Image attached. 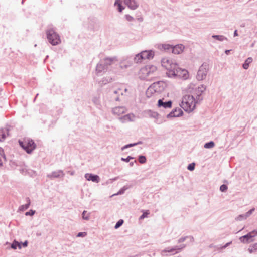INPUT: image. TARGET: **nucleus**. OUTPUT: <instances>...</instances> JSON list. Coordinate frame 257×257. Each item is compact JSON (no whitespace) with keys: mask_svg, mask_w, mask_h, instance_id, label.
Instances as JSON below:
<instances>
[{"mask_svg":"<svg viewBox=\"0 0 257 257\" xmlns=\"http://www.w3.org/2000/svg\"><path fill=\"white\" fill-rule=\"evenodd\" d=\"M64 175L65 174L63 171L61 170H59L47 174V177L51 179H54L55 178H63Z\"/></svg>","mask_w":257,"mask_h":257,"instance_id":"13","label":"nucleus"},{"mask_svg":"<svg viewBox=\"0 0 257 257\" xmlns=\"http://www.w3.org/2000/svg\"><path fill=\"white\" fill-rule=\"evenodd\" d=\"M135 162H136V160H135L134 162H131L130 163V166L131 167H133V166H134V163H135Z\"/></svg>","mask_w":257,"mask_h":257,"instance_id":"48","label":"nucleus"},{"mask_svg":"<svg viewBox=\"0 0 257 257\" xmlns=\"http://www.w3.org/2000/svg\"><path fill=\"white\" fill-rule=\"evenodd\" d=\"M171 73L184 80L188 79L189 77V73L187 70L178 67L177 65L176 67L173 69Z\"/></svg>","mask_w":257,"mask_h":257,"instance_id":"7","label":"nucleus"},{"mask_svg":"<svg viewBox=\"0 0 257 257\" xmlns=\"http://www.w3.org/2000/svg\"><path fill=\"white\" fill-rule=\"evenodd\" d=\"M196 101L192 95H185L183 96L180 106L187 112L192 111L196 107Z\"/></svg>","mask_w":257,"mask_h":257,"instance_id":"1","label":"nucleus"},{"mask_svg":"<svg viewBox=\"0 0 257 257\" xmlns=\"http://www.w3.org/2000/svg\"><path fill=\"white\" fill-rule=\"evenodd\" d=\"M183 112L181 109L177 108L167 115V117H179L183 114Z\"/></svg>","mask_w":257,"mask_h":257,"instance_id":"15","label":"nucleus"},{"mask_svg":"<svg viewBox=\"0 0 257 257\" xmlns=\"http://www.w3.org/2000/svg\"><path fill=\"white\" fill-rule=\"evenodd\" d=\"M248 250L250 253H252L257 250V243L251 245L249 246Z\"/></svg>","mask_w":257,"mask_h":257,"instance_id":"27","label":"nucleus"},{"mask_svg":"<svg viewBox=\"0 0 257 257\" xmlns=\"http://www.w3.org/2000/svg\"><path fill=\"white\" fill-rule=\"evenodd\" d=\"M254 233L255 231H252L248 233L247 234L241 236L239 238V240L240 242L243 243H248L249 242H252L253 241L252 238L256 236V234H254Z\"/></svg>","mask_w":257,"mask_h":257,"instance_id":"11","label":"nucleus"},{"mask_svg":"<svg viewBox=\"0 0 257 257\" xmlns=\"http://www.w3.org/2000/svg\"><path fill=\"white\" fill-rule=\"evenodd\" d=\"M158 106L159 107H163L164 108H170L172 107V102L169 101L166 102H163L162 100L159 99L158 101Z\"/></svg>","mask_w":257,"mask_h":257,"instance_id":"19","label":"nucleus"},{"mask_svg":"<svg viewBox=\"0 0 257 257\" xmlns=\"http://www.w3.org/2000/svg\"><path fill=\"white\" fill-rule=\"evenodd\" d=\"M189 91L192 93L197 97H199L201 95L202 93L205 91V87L203 85H200L197 88H194V85L191 84L189 87Z\"/></svg>","mask_w":257,"mask_h":257,"instance_id":"10","label":"nucleus"},{"mask_svg":"<svg viewBox=\"0 0 257 257\" xmlns=\"http://www.w3.org/2000/svg\"><path fill=\"white\" fill-rule=\"evenodd\" d=\"M120 119L122 122L125 123L134 121L135 119V115L133 114H128L124 115Z\"/></svg>","mask_w":257,"mask_h":257,"instance_id":"20","label":"nucleus"},{"mask_svg":"<svg viewBox=\"0 0 257 257\" xmlns=\"http://www.w3.org/2000/svg\"><path fill=\"white\" fill-rule=\"evenodd\" d=\"M163 90V86L162 82L154 83L147 89L146 95L149 98L155 99Z\"/></svg>","mask_w":257,"mask_h":257,"instance_id":"2","label":"nucleus"},{"mask_svg":"<svg viewBox=\"0 0 257 257\" xmlns=\"http://www.w3.org/2000/svg\"><path fill=\"white\" fill-rule=\"evenodd\" d=\"M28 242L27 241H25L24 243H23L22 245L23 247H26L28 246Z\"/></svg>","mask_w":257,"mask_h":257,"instance_id":"45","label":"nucleus"},{"mask_svg":"<svg viewBox=\"0 0 257 257\" xmlns=\"http://www.w3.org/2000/svg\"><path fill=\"white\" fill-rule=\"evenodd\" d=\"M20 146L28 153L31 154L36 147L34 141L29 138H24L23 140H19Z\"/></svg>","mask_w":257,"mask_h":257,"instance_id":"3","label":"nucleus"},{"mask_svg":"<svg viewBox=\"0 0 257 257\" xmlns=\"http://www.w3.org/2000/svg\"><path fill=\"white\" fill-rule=\"evenodd\" d=\"M135 144H136V145H139V144H142V142L141 141H139V142H138L137 143H135Z\"/></svg>","mask_w":257,"mask_h":257,"instance_id":"51","label":"nucleus"},{"mask_svg":"<svg viewBox=\"0 0 257 257\" xmlns=\"http://www.w3.org/2000/svg\"><path fill=\"white\" fill-rule=\"evenodd\" d=\"M114 5L118 7V10L120 12H122V10L124 9V8L121 5L120 0H115Z\"/></svg>","mask_w":257,"mask_h":257,"instance_id":"31","label":"nucleus"},{"mask_svg":"<svg viewBox=\"0 0 257 257\" xmlns=\"http://www.w3.org/2000/svg\"><path fill=\"white\" fill-rule=\"evenodd\" d=\"M138 161L141 164H144L146 162V157L143 155H140L139 156Z\"/></svg>","mask_w":257,"mask_h":257,"instance_id":"33","label":"nucleus"},{"mask_svg":"<svg viewBox=\"0 0 257 257\" xmlns=\"http://www.w3.org/2000/svg\"><path fill=\"white\" fill-rule=\"evenodd\" d=\"M9 130H0V142L4 141L9 135Z\"/></svg>","mask_w":257,"mask_h":257,"instance_id":"23","label":"nucleus"},{"mask_svg":"<svg viewBox=\"0 0 257 257\" xmlns=\"http://www.w3.org/2000/svg\"><path fill=\"white\" fill-rule=\"evenodd\" d=\"M252 62V59L251 57L248 58L245 61L243 65V67L245 69L248 68L249 64Z\"/></svg>","mask_w":257,"mask_h":257,"instance_id":"26","label":"nucleus"},{"mask_svg":"<svg viewBox=\"0 0 257 257\" xmlns=\"http://www.w3.org/2000/svg\"><path fill=\"white\" fill-rule=\"evenodd\" d=\"M254 208L251 209L245 214H242L238 215L236 217V220L238 221H241L246 219L247 218H248L249 216L251 215V214L254 211Z\"/></svg>","mask_w":257,"mask_h":257,"instance_id":"16","label":"nucleus"},{"mask_svg":"<svg viewBox=\"0 0 257 257\" xmlns=\"http://www.w3.org/2000/svg\"><path fill=\"white\" fill-rule=\"evenodd\" d=\"M132 187L131 185H125L122 188H121L119 191L118 192L116 195H121L123 194L124 192L127 190L128 188H131Z\"/></svg>","mask_w":257,"mask_h":257,"instance_id":"28","label":"nucleus"},{"mask_svg":"<svg viewBox=\"0 0 257 257\" xmlns=\"http://www.w3.org/2000/svg\"><path fill=\"white\" fill-rule=\"evenodd\" d=\"M26 201H27V203L26 204L21 205L19 207V210L20 211H24L27 210L29 207V206L30 205V203H31V201H30V198L29 197H27Z\"/></svg>","mask_w":257,"mask_h":257,"instance_id":"22","label":"nucleus"},{"mask_svg":"<svg viewBox=\"0 0 257 257\" xmlns=\"http://www.w3.org/2000/svg\"><path fill=\"white\" fill-rule=\"evenodd\" d=\"M232 243V241L226 243L225 245L221 246L220 248H217V249H223L227 248L229 245H230Z\"/></svg>","mask_w":257,"mask_h":257,"instance_id":"41","label":"nucleus"},{"mask_svg":"<svg viewBox=\"0 0 257 257\" xmlns=\"http://www.w3.org/2000/svg\"><path fill=\"white\" fill-rule=\"evenodd\" d=\"M85 178L87 180L91 181L95 183H98L100 181V177L99 176L91 173L85 174Z\"/></svg>","mask_w":257,"mask_h":257,"instance_id":"14","label":"nucleus"},{"mask_svg":"<svg viewBox=\"0 0 257 257\" xmlns=\"http://www.w3.org/2000/svg\"><path fill=\"white\" fill-rule=\"evenodd\" d=\"M215 146V143L213 141H210L209 142L206 143L204 147L206 149H211L213 148Z\"/></svg>","mask_w":257,"mask_h":257,"instance_id":"29","label":"nucleus"},{"mask_svg":"<svg viewBox=\"0 0 257 257\" xmlns=\"http://www.w3.org/2000/svg\"><path fill=\"white\" fill-rule=\"evenodd\" d=\"M159 48L160 50H163L166 51H168L172 49V46L169 44H164L159 45Z\"/></svg>","mask_w":257,"mask_h":257,"instance_id":"24","label":"nucleus"},{"mask_svg":"<svg viewBox=\"0 0 257 257\" xmlns=\"http://www.w3.org/2000/svg\"><path fill=\"white\" fill-rule=\"evenodd\" d=\"M113 61V59L107 58L105 59V63L107 64H110Z\"/></svg>","mask_w":257,"mask_h":257,"instance_id":"43","label":"nucleus"},{"mask_svg":"<svg viewBox=\"0 0 257 257\" xmlns=\"http://www.w3.org/2000/svg\"><path fill=\"white\" fill-rule=\"evenodd\" d=\"M35 213V211L33 210H30L29 211L25 213L26 216H33Z\"/></svg>","mask_w":257,"mask_h":257,"instance_id":"39","label":"nucleus"},{"mask_svg":"<svg viewBox=\"0 0 257 257\" xmlns=\"http://www.w3.org/2000/svg\"><path fill=\"white\" fill-rule=\"evenodd\" d=\"M124 221L122 219L119 220L117 223L115 224L114 228L115 229H117L119 228L123 223Z\"/></svg>","mask_w":257,"mask_h":257,"instance_id":"35","label":"nucleus"},{"mask_svg":"<svg viewBox=\"0 0 257 257\" xmlns=\"http://www.w3.org/2000/svg\"><path fill=\"white\" fill-rule=\"evenodd\" d=\"M148 69H152V72H156L157 68L153 65H147L145 67L141 68L139 72V75L141 78L144 79L149 76Z\"/></svg>","mask_w":257,"mask_h":257,"instance_id":"8","label":"nucleus"},{"mask_svg":"<svg viewBox=\"0 0 257 257\" xmlns=\"http://www.w3.org/2000/svg\"><path fill=\"white\" fill-rule=\"evenodd\" d=\"M87 235V233L85 232H79L77 234V237H84L85 236H86Z\"/></svg>","mask_w":257,"mask_h":257,"instance_id":"40","label":"nucleus"},{"mask_svg":"<svg viewBox=\"0 0 257 257\" xmlns=\"http://www.w3.org/2000/svg\"><path fill=\"white\" fill-rule=\"evenodd\" d=\"M214 247V246H213V244H210V245H209V248H212V247Z\"/></svg>","mask_w":257,"mask_h":257,"instance_id":"53","label":"nucleus"},{"mask_svg":"<svg viewBox=\"0 0 257 257\" xmlns=\"http://www.w3.org/2000/svg\"><path fill=\"white\" fill-rule=\"evenodd\" d=\"M47 37L49 42L53 45H56L60 43L59 36L53 29L47 30Z\"/></svg>","mask_w":257,"mask_h":257,"instance_id":"5","label":"nucleus"},{"mask_svg":"<svg viewBox=\"0 0 257 257\" xmlns=\"http://www.w3.org/2000/svg\"><path fill=\"white\" fill-rule=\"evenodd\" d=\"M227 188H228V187L226 185L222 184L220 187V191L224 192L226 191V190H227Z\"/></svg>","mask_w":257,"mask_h":257,"instance_id":"37","label":"nucleus"},{"mask_svg":"<svg viewBox=\"0 0 257 257\" xmlns=\"http://www.w3.org/2000/svg\"><path fill=\"white\" fill-rule=\"evenodd\" d=\"M11 247L13 249H16L17 247L21 249L22 248V245L18 241L15 240L11 244Z\"/></svg>","mask_w":257,"mask_h":257,"instance_id":"25","label":"nucleus"},{"mask_svg":"<svg viewBox=\"0 0 257 257\" xmlns=\"http://www.w3.org/2000/svg\"><path fill=\"white\" fill-rule=\"evenodd\" d=\"M237 35H238V34H237V30H235V32H234V36H236Z\"/></svg>","mask_w":257,"mask_h":257,"instance_id":"52","label":"nucleus"},{"mask_svg":"<svg viewBox=\"0 0 257 257\" xmlns=\"http://www.w3.org/2000/svg\"><path fill=\"white\" fill-rule=\"evenodd\" d=\"M136 146V144H135V143H131V144H127L124 146H123L122 148H121V151H123L125 149H127V148H131L132 147H134V146Z\"/></svg>","mask_w":257,"mask_h":257,"instance_id":"34","label":"nucleus"},{"mask_svg":"<svg viewBox=\"0 0 257 257\" xmlns=\"http://www.w3.org/2000/svg\"><path fill=\"white\" fill-rule=\"evenodd\" d=\"M184 48V47L182 45H177L172 47L171 50L173 53L175 54H179L183 52Z\"/></svg>","mask_w":257,"mask_h":257,"instance_id":"18","label":"nucleus"},{"mask_svg":"<svg viewBox=\"0 0 257 257\" xmlns=\"http://www.w3.org/2000/svg\"><path fill=\"white\" fill-rule=\"evenodd\" d=\"M90 213H88L87 211H83L82 214V217L83 219L85 220H88L90 218Z\"/></svg>","mask_w":257,"mask_h":257,"instance_id":"30","label":"nucleus"},{"mask_svg":"<svg viewBox=\"0 0 257 257\" xmlns=\"http://www.w3.org/2000/svg\"><path fill=\"white\" fill-rule=\"evenodd\" d=\"M188 236L181 237L180 238H179L178 240V243H182V242H184L186 240V239L188 238Z\"/></svg>","mask_w":257,"mask_h":257,"instance_id":"42","label":"nucleus"},{"mask_svg":"<svg viewBox=\"0 0 257 257\" xmlns=\"http://www.w3.org/2000/svg\"><path fill=\"white\" fill-rule=\"evenodd\" d=\"M186 244H182L179 246H175L171 248H166L164 250H162L161 254L164 255V253L165 252H172L176 250V253L179 252L182 249L186 247Z\"/></svg>","mask_w":257,"mask_h":257,"instance_id":"12","label":"nucleus"},{"mask_svg":"<svg viewBox=\"0 0 257 257\" xmlns=\"http://www.w3.org/2000/svg\"><path fill=\"white\" fill-rule=\"evenodd\" d=\"M148 74H149V75L150 74H151L153 73H154V72H152V69H148Z\"/></svg>","mask_w":257,"mask_h":257,"instance_id":"49","label":"nucleus"},{"mask_svg":"<svg viewBox=\"0 0 257 257\" xmlns=\"http://www.w3.org/2000/svg\"><path fill=\"white\" fill-rule=\"evenodd\" d=\"M195 163H190L188 165L187 169L190 171H193L195 169Z\"/></svg>","mask_w":257,"mask_h":257,"instance_id":"36","label":"nucleus"},{"mask_svg":"<svg viewBox=\"0 0 257 257\" xmlns=\"http://www.w3.org/2000/svg\"><path fill=\"white\" fill-rule=\"evenodd\" d=\"M126 112V109L123 106L116 107L113 109V112L115 115L119 116Z\"/></svg>","mask_w":257,"mask_h":257,"instance_id":"17","label":"nucleus"},{"mask_svg":"<svg viewBox=\"0 0 257 257\" xmlns=\"http://www.w3.org/2000/svg\"><path fill=\"white\" fill-rule=\"evenodd\" d=\"M154 56V52L153 51H143L140 53L136 55L135 61L136 63H140L143 60L152 59Z\"/></svg>","mask_w":257,"mask_h":257,"instance_id":"4","label":"nucleus"},{"mask_svg":"<svg viewBox=\"0 0 257 257\" xmlns=\"http://www.w3.org/2000/svg\"><path fill=\"white\" fill-rule=\"evenodd\" d=\"M229 51H230V50H226V51H225V53H226V54H228V53H229Z\"/></svg>","mask_w":257,"mask_h":257,"instance_id":"54","label":"nucleus"},{"mask_svg":"<svg viewBox=\"0 0 257 257\" xmlns=\"http://www.w3.org/2000/svg\"><path fill=\"white\" fill-rule=\"evenodd\" d=\"M125 18L128 21H132L134 20V18L128 15H125Z\"/></svg>","mask_w":257,"mask_h":257,"instance_id":"44","label":"nucleus"},{"mask_svg":"<svg viewBox=\"0 0 257 257\" xmlns=\"http://www.w3.org/2000/svg\"><path fill=\"white\" fill-rule=\"evenodd\" d=\"M2 153H4L3 149L0 147V154L2 155Z\"/></svg>","mask_w":257,"mask_h":257,"instance_id":"50","label":"nucleus"},{"mask_svg":"<svg viewBox=\"0 0 257 257\" xmlns=\"http://www.w3.org/2000/svg\"><path fill=\"white\" fill-rule=\"evenodd\" d=\"M133 159H134V157L128 156L126 158H121V160L126 162H128L131 160Z\"/></svg>","mask_w":257,"mask_h":257,"instance_id":"38","label":"nucleus"},{"mask_svg":"<svg viewBox=\"0 0 257 257\" xmlns=\"http://www.w3.org/2000/svg\"><path fill=\"white\" fill-rule=\"evenodd\" d=\"M188 238L190 239V242H193L194 240L193 237L192 236H188Z\"/></svg>","mask_w":257,"mask_h":257,"instance_id":"46","label":"nucleus"},{"mask_svg":"<svg viewBox=\"0 0 257 257\" xmlns=\"http://www.w3.org/2000/svg\"><path fill=\"white\" fill-rule=\"evenodd\" d=\"M68 173L71 176H73L75 174V172L74 171H68Z\"/></svg>","mask_w":257,"mask_h":257,"instance_id":"47","label":"nucleus"},{"mask_svg":"<svg viewBox=\"0 0 257 257\" xmlns=\"http://www.w3.org/2000/svg\"><path fill=\"white\" fill-rule=\"evenodd\" d=\"M124 3L131 9H135L138 7V4L135 0H124Z\"/></svg>","mask_w":257,"mask_h":257,"instance_id":"21","label":"nucleus"},{"mask_svg":"<svg viewBox=\"0 0 257 257\" xmlns=\"http://www.w3.org/2000/svg\"><path fill=\"white\" fill-rule=\"evenodd\" d=\"M117 179V177H115V178L113 179V180H116Z\"/></svg>","mask_w":257,"mask_h":257,"instance_id":"56","label":"nucleus"},{"mask_svg":"<svg viewBox=\"0 0 257 257\" xmlns=\"http://www.w3.org/2000/svg\"><path fill=\"white\" fill-rule=\"evenodd\" d=\"M209 69V65L206 63H203L199 68L196 78L198 80H203L206 78L207 72Z\"/></svg>","mask_w":257,"mask_h":257,"instance_id":"6","label":"nucleus"},{"mask_svg":"<svg viewBox=\"0 0 257 257\" xmlns=\"http://www.w3.org/2000/svg\"><path fill=\"white\" fill-rule=\"evenodd\" d=\"M253 231H255L254 234H256V235H257V230H254Z\"/></svg>","mask_w":257,"mask_h":257,"instance_id":"55","label":"nucleus"},{"mask_svg":"<svg viewBox=\"0 0 257 257\" xmlns=\"http://www.w3.org/2000/svg\"><path fill=\"white\" fill-rule=\"evenodd\" d=\"M150 214V212L149 210H146L144 211L142 215H141L139 217V220H143L145 218L147 217L148 215Z\"/></svg>","mask_w":257,"mask_h":257,"instance_id":"32","label":"nucleus"},{"mask_svg":"<svg viewBox=\"0 0 257 257\" xmlns=\"http://www.w3.org/2000/svg\"><path fill=\"white\" fill-rule=\"evenodd\" d=\"M176 64L173 63L167 58H164L162 60V65L165 67L170 73L176 67Z\"/></svg>","mask_w":257,"mask_h":257,"instance_id":"9","label":"nucleus"}]
</instances>
